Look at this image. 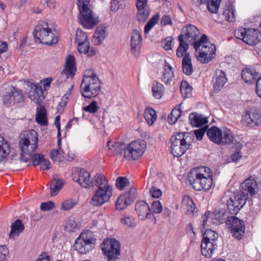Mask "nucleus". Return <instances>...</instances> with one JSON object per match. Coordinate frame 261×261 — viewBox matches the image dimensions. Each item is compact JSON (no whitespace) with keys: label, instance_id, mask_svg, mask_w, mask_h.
<instances>
[{"label":"nucleus","instance_id":"nucleus-31","mask_svg":"<svg viewBox=\"0 0 261 261\" xmlns=\"http://www.w3.org/2000/svg\"><path fill=\"white\" fill-rule=\"evenodd\" d=\"M206 134L208 138L215 143H218L219 139L222 137V130L216 126H212L206 132Z\"/></svg>","mask_w":261,"mask_h":261},{"label":"nucleus","instance_id":"nucleus-59","mask_svg":"<svg viewBox=\"0 0 261 261\" xmlns=\"http://www.w3.org/2000/svg\"><path fill=\"white\" fill-rule=\"evenodd\" d=\"M98 109V106L97 101L94 100L92 101L88 106L84 107L83 110L90 113H95Z\"/></svg>","mask_w":261,"mask_h":261},{"label":"nucleus","instance_id":"nucleus-42","mask_svg":"<svg viewBox=\"0 0 261 261\" xmlns=\"http://www.w3.org/2000/svg\"><path fill=\"white\" fill-rule=\"evenodd\" d=\"M164 87L163 85L160 83L156 82L152 87V92L153 96L157 98L160 99L164 93Z\"/></svg>","mask_w":261,"mask_h":261},{"label":"nucleus","instance_id":"nucleus-21","mask_svg":"<svg viewBox=\"0 0 261 261\" xmlns=\"http://www.w3.org/2000/svg\"><path fill=\"white\" fill-rule=\"evenodd\" d=\"M217 248L216 243L202 240L201 244V253L205 257L211 258L212 256L214 250Z\"/></svg>","mask_w":261,"mask_h":261},{"label":"nucleus","instance_id":"nucleus-48","mask_svg":"<svg viewBox=\"0 0 261 261\" xmlns=\"http://www.w3.org/2000/svg\"><path fill=\"white\" fill-rule=\"evenodd\" d=\"M13 92V103H20L24 100V96L20 90L14 87H12Z\"/></svg>","mask_w":261,"mask_h":261},{"label":"nucleus","instance_id":"nucleus-28","mask_svg":"<svg viewBox=\"0 0 261 261\" xmlns=\"http://www.w3.org/2000/svg\"><path fill=\"white\" fill-rule=\"evenodd\" d=\"M189 121L192 126L199 127L207 123L206 118L202 117L201 115L197 113H192L189 115Z\"/></svg>","mask_w":261,"mask_h":261},{"label":"nucleus","instance_id":"nucleus-10","mask_svg":"<svg viewBox=\"0 0 261 261\" xmlns=\"http://www.w3.org/2000/svg\"><path fill=\"white\" fill-rule=\"evenodd\" d=\"M95 239L92 238L91 232H82L75 240L73 248L81 254H86L94 248Z\"/></svg>","mask_w":261,"mask_h":261},{"label":"nucleus","instance_id":"nucleus-43","mask_svg":"<svg viewBox=\"0 0 261 261\" xmlns=\"http://www.w3.org/2000/svg\"><path fill=\"white\" fill-rule=\"evenodd\" d=\"M218 237V233L212 229L206 230L203 234L202 240L207 242H215Z\"/></svg>","mask_w":261,"mask_h":261},{"label":"nucleus","instance_id":"nucleus-32","mask_svg":"<svg viewBox=\"0 0 261 261\" xmlns=\"http://www.w3.org/2000/svg\"><path fill=\"white\" fill-rule=\"evenodd\" d=\"M138 13L137 14V20L141 22H144L148 18L150 10L149 6L136 7Z\"/></svg>","mask_w":261,"mask_h":261},{"label":"nucleus","instance_id":"nucleus-54","mask_svg":"<svg viewBox=\"0 0 261 261\" xmlns=\"http://www.w3.org/2000/svg\"><path fill=\"white\" fill-rule=\"evenodd\" d=\"M50 158L54 162H62L64 156L59 149H53L50 151Z\"/></svg>","mask_w":261,"mask_h":261},{"label":"nucleus","instance_id":"nucleus-44","mask_svg":"<svg viewBox=\"0 0 261 261\" xmlns=\"http://www.w3.org/2000/svg\"><path fill=\"white\" fill-rule=\"evenodd\" d=\"M221 0H207L206 4L208 10L212 13H216L219 8Z\"/></svg>","mask_w":261,"mask_h":261},{"label":"nucleus","instance_id":"nucleus-62","mask_svg":"<svg viewBox=\"0 0 261 261\" xmlns=\"http://www.w3.org/2000/svg\"><path fill=\"white\" fill-rule=\"evenodd\" d=\"M78 50L80 53L85 54H88L90 48L89 42H85L84 43H79Z\"/></svg>","mask_w":261,"mask_h":261},{"label":"nucleus","instance_id":"nucleus-57","mask_svg":"<svg viewBox=\"0 0 261 261\" xmlns=\"http://www.w3.org/2000/svg\"><path fill=\"white\" fill-rule=\"evenodd\" d=\"M173 38L172 37H167L161 41V44L165 50L172 49Z\"/></svg>","mask_w":261,"mask_h":261},{"label":"nucleus","instance_id":"nucleus-2","mask_svg":"<svg viewBox=\"0 0 261 261\" xmlns=\"http://www.w3.org/2000/svg\"><path fill=\"white\" fill-rule=\"evenodd\" d=\"M93 182L97 189L92 197L90 203L94 206H100L110 200L112 195V187L101 173L95 174Z\"/></svg>","mask_w":261,"mask_h":261},{"label":"nucleus","instance_id":"nucleus-19","mask_svg":"<svg viewBox=\"0 0 261 261\" xmlns=\"http://www.w3.org/2000/svg\"><path fill=\"white\" fill-rule=\"evenodd\" d=\"M35 152L27 153H21L20 159L21 161L24 162H27L30 160H32V165L34 166L40 165L41 163L44 160V155L42 153H36L34 154Z\"/></svg>","mask_w":261,"mask_h":261},{"label":"nucleus","instance_id":"nucleus-38","mask_svg":"<svg viewBox=\"0 0 261 261\" xmlns=\"http://www.w3.org/2000/svg\"><path fill=\"white\" fill-rule=\"evenodd\" d=\"M181 114L180 105H177L172 109L171 112L168 115V122L171 124H174L178 120Z\"/></svg>","mask_w":261,"mask_h":261},{"label":"nucleus","instance_id":"nucleus-27","mask_svg":"<svg viewBox=\"0 0 261 261\" xmlns=\"http://www.w3.org/2000/svg\"><path fill=\"white\" fill-rule=\"evenodd\" d=\"M127 144L122 142H114L112 143L111 141H108L107 142V146L109 149L112 150L114 155L121 154L122 151L125 152L126 149Z\"/></svg>","mask_w":261,"mask_h":261},{"label":"nucleus","instance_id":"nucleus-20","mask_svg":"<svg viewBox=\"0 0 261 261\" xmlns=\"http://www.w3.org/2000/svg\"><path fill=\"white\" fill-rule=\"evenodd\" d=\"M142 43L141 33L137 30H134L131 36L132 51L135 57L139 55V49Z\"/></svg>","mask_w":261,"mask_h":261},{"label":"nucleus","instance_id":"nucleus-25","mask_svg":"<svg viewBox=\"0 0 261 261\" xmlns=\"http://www.w3.org/2000/svg\"><path fill=\"white\" fill-rule=\"evenodd\" d=\"M182 68L183 72L187 75H191L193 73V67L189 53H186L184 56Z\"/></svg>","mask_w":261,"mask_h":261},{"label":"nucleus","instance_id":"nucleus-34","mask_svg":"<svg viewBox=\"0 0 261 261\" xmlns=\"http://www.w3.org/2000/svg\"><path fill=\"white\" fill-rule=\"evenodd\" d=\"M144 117L148 124L150 125L154 123L157 118L155 111L150 107L146 108Z\"/></svg>","mask_w":261,"mask_h":261},{"label":"nucleus","instance_id":"nucleus-63","mask_svg":"<svg viewBox=\"0 0 261 261\" xmlns=\"http://www.w3.org/2000/svg\"><path fill=\"white\" fill-rule=\"evenodd\" d=\"M75 67H65L63 71L61 72V74H64L66 76V78H68L70 76H73L75 75Z\"/></svg>","mask_w":261,"mask_h":261},{"label":"nucleus","instance_id":"nucleus-35","mask_svg":"<svg viewBox=\"0 0 261 261\" xmlns=\"http://www.w3.org/2000/svg\"><path fill=\"white\" fill-rule=\"evenodd\" d=\"M35 119L39 124L44 126L47 125L46 110L44 107H42L39 109L37 108Z\"/></svg>","mask_w":261,"mask_h":261},{"label":"nucleus","instance_id":"nucleus-53","mask_svg":"<svg viewBox=\"0 0 261 261\" xmlns=\"http://www.w3.org/2000/svg\"><path fill=\"white\" fill-rule=\"evenodd\" d=\"M151 212L150 215L154 214H159L161 213L163 210L162 205L159 200H156L152 202L150 207Z\"/></svg>","mask_w":261,"mask_h":261},{"label":"nucleus","instance_id":"nucleus-1","mask_svg":"<svg viewBox=\"0 0 261 261\" xmlns=\"http://www.w3.org/2000/svg\"><path fill=\"white\" fill-rule=\"evenodd\" d=\"M228 212L225 209L218 208L213 213V222L216 224L223 223L230 225L231 233L236 239L240 240L245 234V226L244 221L238 217L228 216Z\"/></svg>","mask_w":261,"mask_h":261},{"label":"nucleus","instance_id":"nucleus-41","mask_svg":"<svg viewBox=\"0 0 261 261\" xmlns=\"http://www.w3.org/2000/svg\"><path fill=\"white\" fill-rule=\"evenodd\" d=\"M127 147L144 152L146 150V144L144 140H139L131 142L128 145H127Z\"/></svg>","mask_w":261,"mask_h":261},{"label":"nucleus","instance_id":"nucleus-58","mask_svg":"<svg viewBox=\"0 0 261 261\" xmlns=\"http://www.w3.org/2000/svg\"><path fill=\"white\" fill-rule=\"evenodd\" d=\"M122 224L128 227H133L136 225L135 219L129 216H124L121 219Z\"/></svg>","mask_w":261,"mask_h":261},{"label":"nucleus","instance_id":"nucleus-46","mask_svg":"<svg viewBox=\"0 0 261 261\" xmlns=\"http://www.w3.org/2000/svg\"><path fill=\"white\" fill-rule=\"evenodd\" d=\"M233 136L229 133L226 132L222 133V137L219 138V141H218V144L227 145L230 144L233 141Z\"/></svg>","mask_w":261,"mask_h":261},{"label":"nucleus","instance_id":"nucleus-61","mask_svg":"<svg viewBox=\"0 0 261 261\" xmlns=\"http://www.w3.org/2000/svg\"><path fill=\"white\" fill-rule=\"evenodd\" d=\"M67 227L69 228V231H73L80 228V223L75 218H70L68 220Z\"/></svg>","mask_w":261,"mask_h":261},{"label":"nucleus","instance_id":"nucleus-52","mask_svg":"<svg viewBox=\"0 0 261 261\" xmlns=\"http://www.w3.org/2000/svg\"><path fill=\"white\" fill-rule=\"evenodd\" d=\"M9 152V144L6 142L0 144V162L7 158Z\"/></svg>","mask_w":261,"mask_h":261},{"label":"nucleus","instance_id":"nucleus-12","mask_svg":"<svg viewBox=\"0 0 261 261\" xmlns=\"http://www.w3.org/2000/svg\"><path fill=\"white\" fill-rule=\"evenodd\" d=\"M247 197L239 192L232 193L227 200V210L232 215H237L246 202Z\"/></svg>","mask_w":261,"mask_h":261},{"label":"nucleus","instance_id":"nucleus-15","mask_svg":"<svg viewBox=\"0 0 261 261\" xmlns=\"http://www.w3.org/2000/svg\"><path fill=\"white\" fill-rule=\"evenodd\" d=\"M241 187L242 191L240 193L248 198V195L251 197L255 195V189L257 188V185L256 181L253 178L250 177L241 184Z\"/></svg>","mask_w":261,"mask_h":261},{"label":"nucleus","instance_id":"nucleus-47","mask_svg":"<svg viewBox=\"0 0 261 261\" xmlns=\"http://www.w3.org/2000/svg\"><path fill=\"white\" fill-rule=\"evenodd\" d=\"M129 181L125 176H119L116 179V186L120 190H123L129 185Z\"/></svg>","mask_w":261,"mask_h":261},{"label":"nucleus","instance_id":"nucleus-3","mask_svg":"<svg viewBox=\"0 0 261 261\" xmlns=\"http://www.w3.org/2000/svg\"><path fill=\"white\" fill-rule=\"evenodd\" d=\"M188 180L195 190L208 191L213 185L211 170L205 167L192 170L188 174Z\"/></svg>","mask_w":261,"mask_h":261},{"label":"nucleus","instance_id":"nucleus-51","mask_svg":"<svg viewBox=\"0 0 261 261\" xmlns=\"http://www.w3.org/2000/svg\"><path fill=\"white\" fill-rule=\"evenodd\" d=\"M180 90L184 98L188 97L189 95L191 94V87L188 83L185 81L181 83Z\"/></svg>","mask_w":261,"mask_h":261},{"label":"nucleus","instance_id":"nucleus-9","mask_svg":"<svg viewBox=\"0 0 261 261\" xmlns=\"http://www.w3.org/2000/svg\"><path fill=\"white\" fill-rule=\"evenodd\" d=\"M101 91V83L98 76L82 80L81 92L83 97L90 98L96 96Z\"/></svg>","mask_w":261,"mask_h":261},{"label":"nucleus","instance_id":"nucleus-30","mask_svg":"<svg viewBox=\"0 0 261 261\" xmlns=\"http://www.w3.org/2000/svg\"><path fill=\"white\" fill-rule=\"evenodd\" d=\"M11 231L9 233L10 238H14V236H19L24 229V226L20 219H17L11 226Z\"/></svg>","mask_w":261,"mask_h":261},{"label":"nucleus","instance_id":"nucleus-37","mask_svg":"<svg viewBox=\"0 0 261 261\" xmlns=\"http://www.w3.org/2000/svg\"><path fill=\"white\" fill-rule=\"evenodd\" d=\"M120 196H123L125 200L130 205L134 202L137 197V190L134 187H131L127 191L121 194Z\"/></svg>","mask_w":261,"mask_h":261},{"label":"nucleus","instance_id":"nucleus-23","mask_svg":"<svg viewBox=\"0 0 261 261\" xmlns=\"http://www.w3.org/2000/svg\"><path fill=\"white\" fill-rule=\"evenodd\" d=\"M216 75L217 77L214 85V89L215 92H218L227 82V78L225 72L221 70H216Z\"/></svg>","mask_w":261,"mask_h":261},{"label":"nucleus","instance_id":"nucleus-11","mask_svg":"<svg viewBox=\"0 0 261 261\" xmlns=\"http://www.w3.org/2000/svg\"><path fill=\"white\" fill-rule=\"evenodd\" d=\"M101 247L108 261L116 260L120 254V243L115 239L105 240Z\"/></svg>","mask_w":261,"mask_h":261},{"label":"nucleus","instance_id":"nucleus-13","mask_svg":"<svg viewBox=\"0 0 261 261\" xmlns=\"http://www.w3.org/2000/svg\"><path fill=\"white\" fill-rule=\"evenodd\" d=\"M243 124L249 127L258 125L261 123V113L257 109L246 111L242 116Z\"/></svg>","mask_w":261,"mask_h":261},{"label":"nucleus","instance_id":"nucleus-14","mask_svg":"<svg viewBox=\"0 0 261 261\" xmlns=\"http://www.w3.org/2000/svg\"><path fill=\"white\" fill-rule=\"evenodd\" d=\"M74 181H77L83 188H89L94 186L93 179L91 177L90 173L84 168H81L79 171L78 177H73Z\"/></svg>","mask_w":261,"mask_h":261},{"label":"nucleus","instance_id":"nucleus-39","mask_svg":"<svg viewBox=\"0 0 261 261\" xmlns=\"http://www.w3.org/2000/svg\"><path fill=\"white\" fill-rule=\"evenodd\" d=\"M106 29V27L100 26L97 27L93 35V37L97 40L98 43L97 44L101 43L104 40L107 35Z\"/></svg>","mask_w":261,"mask_h":261},{"label":"nucleus","instance_id":"nucleus-16","mask_svg":"<svg viewBox=\"0 0 261 261\" xmlns=\"http://www.w3.org/2000/svg\"><path fill=\"white\" fill-rule=\"evenodd\" d=\"M244 42L250 45H255L261 41V34L257 30L248 29L244 32Z\"/></svg>","mask_w":261,"mask_h":261},{"label":"nucleus","instance_id":"nucleus-55","mask_svg":"<svg viewBox=\"0 0 261 261\" xmlns=\"http://www.w3.org/2000/svg\"><path fill=\"white\" fill-rule=\"evenodd\" d=\"M75 41L77 43V44H79V43L89 42L88 39V36L87 34L80 30H77L76 32Z\"/></svg>","mask_w":261,"mask_h":261},{"label":"nucleus","instance_id":"nucleus-64","mask_svg":"<svg viewBox=\"0 0 261 261\" xmlns=\"http://www.w3.org/2000/svg\"><path fill=\"white\" fill-rule=\"evenodd\" d=\"M188 203V213L190 214H194L196 210V205L194 203L193 200L190 197H188L187 198Z\"/></svg>","mask_w":261,"mask_h":261},{"label":"nucleus","instance_id":"nucleus-22","mask_svg":"<svg viewBox=\"0 0 261 261\" xmlns=\"http://www.w3.org/2000/svg\"><path fill=\"white\" fill-rule=\"evenodd\" d=\"M186 28L185 36L184 38L189 42L196 41L197 38L199 36L200 32L198 29L192 24H189Z\"/></svg>","mask_w":261,"mask_h":261},{"label":"nucleus","instance_id":"nucleus-49","mask_svg":"<svg viewBox=\"0 0 261 261\" xmlns=\"http://www.w3.org/2000/svg\"><path fill=\"white\" fill-rule=\"evenodd\" d=\"M242 147V144L240 142L236 144V151L231 156V159L232 162L237 163L242 158V153L240 152V150Z\"/></svg>","mask_w":261,"mask_h":261},{"label":"nucleus","instance_id":"nucleus-33","mask_svg":"<svg viewBox=\"0 0 261 261\" xmlns=\"http://www.w3.org/2000/svg\"><path fill=\"white\" fill-rule=\"evenodd\" d=\"M227 8L224 11L223 15L227 21L231 22L236 20L234 15L235 10L230 2H228L226 5Z\"/></svg>","mask_w":261,"mask_h":261},{"label":"nucleus","instance_id":"nucleus-5","mask_svg":"<svg viewBox=\"0 0 261 261\" xmlns=\"http://www.w3.org/2000/svg\"><path fill=\"white\" fill-rule=\"evenodd\" d=\"M193 46L196 51L200 50L199 55L196 57L201 63H207L215 57L216 47L210 42L206 35L203 34L200 39L195 41Z\"/></svg>","mask_w":261,"mask_h":261},{"label":"nucleus","instance_id":"nucleus-17","mask_svg":"<svg viewBox=\"0 0 261 261\" xmlns=\"http://www.w3.org/2000/svg\"><path fill=\"white\" fill-rule=\"evenodd\" d=\"M260 75L259 72L252 66H248L244 68L241 72L242 79L246 83L252 84L256 81Z\"/></svg>","mask_w":261,"mask_h":261},{"label":"nucleus","instance_id":"nucleus-36","mask_svg":"<svg viewBox=\"0 0 261 261\" xmlns=\"http://www.w3.org/2000/svg\"><path fill=\"white\" fill-rule=\"evenodd\" d=\"M144 152H141L130 148L127 146L126 149L125 150L124 157L126 159L135 160L141 157Z\"/></svg>","mask_w":261,"mask_h":261},{"label":"nucleus","instance_id":"nucleus-8","mask_svg":"<svg viewBox=\"0 0 261 261\" xmlns=\"http://www.w3.org/2000/svg\"><path fill=\"white\" fill-rule=\"evenodd\" d=\"M33 34L35 39L42 44L51 46L58 42L59 37L53 33L47 23L36 26Z\"/></svg>","mask_w":261,"mask_h":261},{"label":"nucleus","instance_id":"nucleus-26","mask_svg":"<svg viewBox=\"0 0 261 261\" xmlns=\"http://www.w3.org/2000/svg\"><path fill=\"white\" fill-rule=\"evenodd\" d=\"M63 185V179L59 178L57 175H55L50 185L51 196L56 195L58 192L62 189Z\"/></svg>","mask_w":261,"mask_h":261},{"label":"nucleus","instance_id":"nucleus-7","mask_svg":"<svg viewBox=\"0 0 261 261\" xmlns=\"http://www.w3.org/2000/svg\"><path fill=\"white\" fill-rule=\"evenodd\" d=\"M38 134L34 129H30L23 132L20 136L19 143L21 153L35 152L38 147Z\"/></svg>","mask_w":261,"mask_h":261},{"label":"nucleus","instance_id":"nucleus-29","mask_svg":"<svg viewBox=\"0 0 261 261\" xmlns=\"http://www.w3.org/2000/svg\"><path fill=\"white\" fill-rule=\"evenodd\" d=\"M178 40L179 42V46L176 50V55L179 58L184 57L185 54L187 52L189 49V45L184 40V35L180 34L178 37Z\"/></svg>","mask_w":261,"mask_h":261},{"label":"nucleus","instance_id":"nucleus-6","mask_svg":"<svg viewBox=\"0 0 261 261\" xmlns=\"http://www.w3.org/2000/svg\"><path fill=\"white\" fill-rule=\"evenodd\" d=\"M89 0H77V4L80 9L79 20L80 23L86 29H91L99 22L97 18L92 15L89 7Z\"/></svg>","mask_w":261,"mask_h":261},{"label":"nucleus","instance_id":"nucleus-60","mask_svg":"<svg viewBox=\"0 0 261 261\" xmlns=\"http://www.w3.org/2000/svg\"><path fill=\"white\" fill-rule=\"evenodd\" d=\"M123 0H112L111 2V10L116 12L119 8H123Z\"/></svg>","mask_w":261,"mask_h":261},{"label":"nucleus","instance_id":"nucleus-24","mask_svg":"<svg viewBox=\"0 0 261 261\" xmlns=\"http://www.w3.org/2000/svg\"><path fill=\"white\" fill-rule=\"evenodd\" d=\"M31 88L32 90L30 93V98L32 100L39 103L44 98L42 87L36 84H33L31 86Z\"/></svg>","mask_w":261,"mask_h":261},{"label":"nucleus","instance_id":"nucleus-50","mask_svg":"<svg viewBox=\"0 0 261 261\" xmlns=\"http://www.w3.org/2000/svg\"><path fill=\"white\" fill-rule=\"evenodd\" d=\"M3 104L8 107L13 102V92L11 88L9 91L6 92L2 96Z\"/></svg>","mask_w":261,"mask_h":261},{"label":"nucleus","instance_id":"nucleus-40","mask_svg":"<svg viewBox=\"0 0 261 261\" xmlns=\"http://www.w3.org/2000/svg\"><path fill=\"white\" fill-rule=\"evenodd\" d=\"M174 76V71L172 69H164L161 81L166 85H170Z\"/></svg>","mask_w":261,"mask_h":261},{"label":"nucleus","instance_id":"nucleus-45","mask_svg":"<svg viewBox=\"0 0 261 261\" xmlns=\"http://www.w3.org/2000/svg\"><path fill=\"white\" fill-rule=\"evenodd\" d=\"M160 15L156 14L152 16L150 19L147 22L144 27V33L145 34H148L150 30L159 21Z\"/></svg>","mask_w":261,"mask_h":261},{"label":"nucleus","instance_id":"nucleus-4","mask_svg":"<svg viewBox=\"0 0 261 261\" xmlns=\"http://www.w3.org/2000/svg\"><path fill=\"white\" fill-rule=\"evenodd\" d=\"M194 139L189 132L177 133L170 139L171 152L174 156L180 157L190 149Z\"/></svg>","mask_w":261,"mask_h":261},{"label":"nucleus","instance_id":"nucleus-18","mask_svg":"<svg viewBox=\"0 0 261 261\" xmlns=\"http://www.w3.org/2000/svg\"><path fill=\"white\" fill-rule=\"evenodd\" d=\"M135 211L140 219L145 220L149 218L151 210L148 204L145 201H137L135 204Z\"/></svg>","mask_w":261,"mask_h":261},{"label":"nucleus","instance_id":"nucleus-56","mask_svg":"<svg viewBox=\"0 0 261 261\" xmlns=\"http://www.w3.org/2000/svg\"><path fill=\"white\" fill-rule=\"evenodd\" d=\"M123 197V196H120L116 200L115 207L117 210H122L129 205L127 202L125 200Z\"/></svg>","mask_w":261,"mask_h":261}]
</instances>
